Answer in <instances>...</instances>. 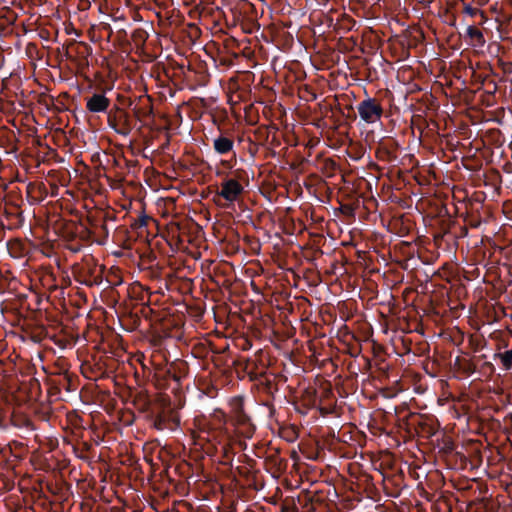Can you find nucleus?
Segmentation results:
<instances>
[{
    "label": "nucleus",
    "instance_id": "1",
    "mask_svg": "<svg viewBox=\"0 0 512 512\" xmlns=\"http://www.w3.org/2000/svg\"><path fill=\"white\" fill-rule=\"evenodd\" d=\"M297 485L293 486L292 482H282L283 487L293 493L294 488H299L301 482H296ZM314 500V495L308 489H303L300 493L294 495H287L281 505V512H298L296 502L301 506H307L308 503Z\"/></svg>",
    "mask_w": 512,
    "mask_h": 512
},
{
    "label": "nucleus",
    "instance_id": "2",
    "mask_svg": "<svg viewBox=\"0 0 512 512\" xmlns=\"http://www.w3.org/2000/svg\"><path fill=\"white\" fill-rule=\"evenodd\" d=\"M239 482H230L229 488L226 490V486L221 485L220 482H216L219 490L213 489L212 493L214 496H220L223 505L229 504L232 512H236V504L242 497V487H238Z\"/></svg>",
    "mask_w": 512,
    "mask_h": 512
},
{
    "label": "nucleus",
    "instance_id": "3",
    "mask_svg": "<svg viewBox=\"0 0 512 512\" xmlns=\"http://www.w3.org/2000/svg\"><path fill=\"white\" fill-rule=\"evenodd\" d=\"M147 483H148V485H150L152 487L154 493H156L157 496L161 499L169 498L171 491H172L171 488L173 489V491L177 492L181 496L187 495L190 491V485H189L190 482H185V481L168 482L169 486L166 488L157 486L156 484L158 482H147Z\"/></svg>",
    "mask_w": 512,
    "mask_h": 512
},
{
    "label": "nucleus",
    "instance_id": "4",
    "mask_svg": "<svg viewBox=\"0 0 512 512\" xmlns=\"http://www.w3.org/2000/svg\"><path fill=\"white\" fill-rule=\"evenodd\" d=\"M382 109L371 99L361 102L358 106V113L362 120L367 123H375L380 119Z\"/></svg>",
    "mask_w": 512,
    "mask_h": 512
},
{
    "label": "nucleus",
    "instance_id": "5",
    "mask_svg": "<svg viewBox=\"0 0 512 512\" xmlns=\"http://www.w3.org/2000/svg\"><path fill=\"white\" fill-rule=\"evenodd\" d=\"M36 484L40 487V490L43 491V487L54 496H58L59 499L66 500L70 493V485L69 482H36Z\"/></svg>",
    "mask_w": 512,
    "mask_h": 512
},
{
    "label": "nucleus",
    "instance_id": "6",
    "mask_svg": "<svg viewBox=\"0 0 512 512\" xmlns=\"http://www.w3.org/2000/svg\"><path fill=\"white\" fill-rule=\"evenodd\" d=\"M242 190L243 188L239 182L230 179L222 184V189L219 194L227 201L233 202L238 198Z\"/></svg>",
    "mask_w": 512,
    "mask_h": 512
},
{
    "label": "nucleus",
    "instance_id": "7",
    "mask_svg": "<svg viewBox=\"0 0 512 512\" xmlns=\"http://www.w3.org/2000/svg\"><path fill=\"white\" fill-rule=\"evenodd\" d=\"M109 106V99L102 94H94L87 100V109L98 113L105 111Z\"/></svg>",
    "mask_w": 512,
    "mask_h": 512
},
{
    "label": "nucleus",
    "instance_id": "8",
    "mask_svg": "<svg viewBox=\"0 0 512 512\" xmlns=\"http://www.w3.org/2000/svg\"><path fill=\"white\" fill-rule=\"evenodd\" d=\"M475 483L476 488L473 490V495L471 496V499H469L468 501H485L492 497V494H490L489 496L487 495L489 492V488L486 482L478 481Z\"/></svg>",
    "mask_w": 512,
    "mask_h": 512
},
{
    "label": "nucleus",
    "instance_id": "9",
    "mask_svg": "<svg viewBox=\"0 0 512 512\" xmlns=\"http://www.w3.org/2000/svg\"><path fill=\"white\" fill-rule=\"evenodd\" d=\"M233 143L228 138L220 137L215 139L214 148L217 152L224 154L232 149Z\"/></svg>",
    "mask_w": 512,
    "mask_h": 512
},
{
    "label": "nucleus",
    "instance_id": "10",
    "mask_svg": "<svg viewBox=\"0 0 512 512\" xmlns=\"http://www.w3.org/2000/svg\"><path fill=\"white\" fill-rule=\"evenodd\" d=\"M452 484V487L456 489L459 492H468L470 490H473V485H470L469 482H450Z\"/></svg>",
    "mask_w": 512,
    "mask_h": 512
},
{
    "label": "nucleus",
    "instance_id": "11",
    "mask_svg": "<svg viewBox=\"0 0 512 512\" xmlns=\"http://www.w3.org/2000/svg\"><path fill=\"white\" fill-rule=\"evenodd\" d=\"M502 362L506 367H510L512 365V350L506 351L502 355Z\"/></svg>",
    "mask_w": 512,
    "mask_h": 512
},
{
    "label": "nucleus",
    "instance_id": "12",
    "mask_svg": "<svg viewBox=\"0 0 512 512\" xmlns=\"http://www.w3.org/2000/svg\"><path fill=\"white\" fill-rule=\"evenodd\" d=\"M264 486V481L261 482H253V487L255 490L262 489Z\"/></svg>",
    "mask_w": 512,
    "mask_h": 512
},
{
    "label": "nucleus",
    "instance_id": "13",
    "mask_svg": "<svg viewBox=\"0 0 512 512\" xmlns=\"http://www.w3.org/2000/svg\"><path fill=\"white\" fill-rule=\"evenodd\" d=\"M469 32H470V34L472 36H476V37H480L481 36V33L478 30L474 29V28H469Z\"/></svg>",
    "mask_w": 512,
    "mask_h": 512
},
{
    "label": "nucleus",
    "instance_id": "14",
    "mask_svg": "<svg viewBox=\"0 0 512 512\" xmlns=\"http://www.w3.org/2000/svg\"><path fill=\"white\" fill-rule=\"evenodd\" d=\"M4 484V486L8 489H13L14 486H15V482L14 481H11V482H2Z\"/></svg>",
    "mask_w": 512,
    "mask_h": 512
},
{
    "label": "nucleus",
    "instance_id": "15",
    "mask_svg": "<svg viewBox=\"0 0 512 512\" xmlns=\"http://www.w3.org/2000/svg\"><path fill=\"white\" fill-rule=\"evenodd\" d=\"M505 489L510 492L512 491V481L511 482H505Z\"/></svg>",
    "mask_w": 512,
    "mask_h": 512
},
{
    "label": "nucleus",
    "instance_id": "16",
    "mask_svg": "<svg viewBox=\"0 0 512 512\" xmlns=\"http://www.w3.org/2000/svg\"><path fill=\"white\" fill-rule=\"evenodd\" d=\"M199 494L202 496L203 499H208V491H200Z\"/></svg>",
    "mask_w": 512,
    "mask_h": 512
},
{
    "label": "nucleus",
    "instance_id": "17",
    "mask_svg": "<svg viewBox=\"0 0 512 512\" xmlns=\"http://www.w3.org/2000/svg\"><path fill=\"white\" fill-rule=\"evenodd\" d=\"M278 495H279V497H282V490H281V488H280V487H277V488H276V494H275V496H278Z\"/></svg>",
    "mask_w": 512,
    "mask_h": 512
},
{
    "label": "nucleus",
    "instance_id": "18",
    "mask_svg": "<svg viewBox=\"0 0 512 512\" xmlns=\"http://www.w3.org/2000/svg\"><path fill=\"white\" fill-rule=\"evenodd\" d=\"M17 483H18L19 490L22 492V491H23V489L25 488V487L22 485V483H23V482H22V481H19V482H17Z\"/></svg>",
    "mask_w": 512,
    "mask_h": 512
},
{
    "label": "nucleus",
    "instance_id": "19",
    "mask_svg": "<svg viewBox=\"0 0 512 512\" xmlns=\"http://www.w3.org/2000/svg\"><path fill=\"white\" fill-rule=\"evenodd\" d=\"M426 498L428 501H432V497H430L428 494L426 495Z\"/></svg>",
    "mask_w": 512,
    "mask_h": 512
},
{
    "label": "nucleus",
    "instance_id": "20",
    "mask_svg": "<svg viewBox=\"0 0 512 512\" xmlns=\"http://www.w3.org/2000/svg\"><path fill=\"white\" fill-rule=\"evenodd\" d=\"M350 483L351 484H357V485L359 484V482H354V481H351Z\"/></svg>",
    "mask_w": 512,
    "mask_h": 512
},
{
    "label": "nucleus",
    "instance_id": "21",
    "mask_svg": "<svg viewBox=\"0 0 512 512\" xmlns=\"http://www.w3.org/2000/svg\"><path fill=\"white\" fill-rule=\"evenodd\" d=\"M381 485L385 486V481L379 482Z\"/></svg>",
    "mask_w": 512,
    "mask_h": 512
}]
</instances>
